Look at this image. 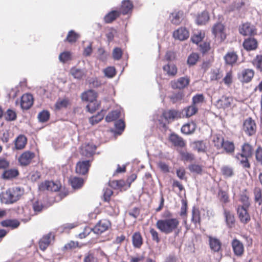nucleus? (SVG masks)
I'll list each match as a JSON object with an SVG mask.
<instances>
[{
  "instance_id": "nucleus-25",
  "label": "nucleus",
  "mask_w": 262,
  "mask_h": 262,
  "mask_svg": "<svg viewBox=\"0 0 262 262\" xmlns=\"http://www.w3.org/2000/svg\"><path fill=\"white\" fill-rule=\"evenodd\" d=\"M243 47L248 51L255 50L257 48L258 42L256 39L249 37L244 40Z\"/></svg>"
},
{
  "instance_id": "nucleus-44",
  "label": "nucleus",
  "mask_w": 262,
  "mask_h": 262,
  "mask_svg": "<svg viewBox=\"0 0 262 262\" xmlns=\"http://www.w3.org/2000/svg\"><path fill=\"white\" fill-rule=\"evenodd\" d=\"M70 181L72 187L74 189L80 188L83 184V180L78 177L72 178Z\"/></svg>"
},
{
  "instance_id": "nucleus-8",
  "label": "nucleus",
  "mask_w": 262,
  "mask_h": 262,
  "mask_svg": "<svg viewBox=\"0 0 262 262\" xmlns=\"http://www.w3.org/2000/svg\"><path fill=\"white\" fill-rule=\"evenodd\" d=\"M35 157V154L34 152L27 150L23 152L20 155L18 159V161L20 165L26 166L32 162Z\"/></svg>"
},
{
  "instance_id": "nucleus-47",
  "label": "nucleus",
  "mask_w": 262,
  "mask_h": 262,
  "mask_svg": "<svg viewBox=\"0 0 262 262\" xmlns=\"http://www.w3.org/2000/svg\"><path fill=\"white\" fill-rule=\"evenodd\" d=\"M255 68L260 72H262V55H257L252 61Z\"/></svg>"
},
{
  "instance_id": "nucleus-61",
  "label": "nucleus",
  "mask_w": 262,
  "mask_h": 262,
  "mask_svg": "<svg viewBox=\"0 0 262 262\" xmlns=\"http://www.w3.org/2000/svg\"><path fill=\"white\" fill-rule=\"evenodd\" d=\"M199 58V56L198 54L192 53L188 57L187 63L190 66L194 65L197 62Z\"/></svg>"
},
{
  "instance_id": "nucleus-45",
  "label": "nucleus",
  "mask_w": 262,
  "mask_h": 262,
  "mask_svg": "<svg viewBox=\"0 0 262 262\" xmlns=\"http://www.w3.org/2000/svg\"><path fill=\"white\" fill-rule=\"evenodd\" d=\"M205 37V33L202 31H197L191 37V40L194 43L198 44Z\"/></svg>"
},
{
  "instance_id": "nucleus-51",
  "label": "nucleus",
  "mask_w": 262,
  "mask_h": 262,
  "mask_svg": "<svg viewBox=\"0 0 262 262\" xmlns=\"http://www.w3.org/2000/svg\"><path fill=\"white\" fill-rule=\"evenodd\" d=\"M209 17L207 12H203L199 14L196 18V22L199 25L205 24L209 20Z\"/></svg>"
},
{
  "instance_id": "nucleus-37",
  "label": "nucleus",
  "mask_w": 262,
  "mask_h": 262,
  "mask_svg": "<svg viewBox=\"0 0 262 262\" xmlns=\"http://www.w3.org/2000/svg\"><path fill=\"white\" fill-rule=\"evenodd\" d=\"M70 104V100L68 98H59L55 104V108L56 110H60L67 108Z\"/></svg>"
},
{
  "instance_id": "nucleus-24",
  "label": "nucleus",
  "mask_w": 262,
  "mask_h": 262,
  "mask_svg": "<svg viewBox=\"0 0 262 262\" xmlns=\"http://www.w3.org/2000/svg\"><path fill=\"white\" fill-rule=\"evenodd\" d=\"M225 63L229 66H233L237 61L238 55L233 51L228 52L224 57Z\"/></svg>"
},
{
  "instance_id": "nucleus-36",
  "label": "nucleus",
  "mask_w": 262,
  "mask_h": 262,
  "mask_svg": "<svg viewBox=\"0 0 262 262\" xmlns=\"http://www.w3.org/2000/svg\"><path fill=\"white\" fill-rule=\"evenodd\" d=\"M239 201L242 204L238 205L237 206H243L244 207L249 208L250 206V202L249 196L247 193L246 189H245L244 191L240 194Z\"/></svg>"
},
{
  "instance_id": "nucleus-11",
  "label": "nucleus",
  "mask_w": 262,
  "mask_h": 262,
  "mask_svg": "<svg viewBox=\"0 0 262 262\" xmlns=\"http://www.w3.org/2000/svg\"><path fill=\"white\" fill-rule=\"evenodd\" d=\"M96 146L93 143H85L82 144L80 148V155L86 158H92L94 155Z\"/></svg>"
},
{
  "instance_id": "nucleus-38",
  "label": "nucleus",
  "mask_w": 262,
  "mask_h": 262,
  "mask_svg": "<svg viewBox=\"0 0 262 262\" xmlns=\"http://www.w3.org/2000/svg\"><path fill=\"white\" fill-rule=\"evenodd\" d=\"M108 185L114 189H122L125 186L126 182L123 180H111Z\"/></svg>"
},
{
  "instance_id": "nucleus-16",
  "label": "nucleus",
  "mask_w": 262,
  "mask_h": 262,
  "mask_svg": "<svg viewBox=\"0 0 262 262\" xmlns=\"http://www.w3.org/2000/svg\"><path fill=\"white\" fill-rule=\"evenodd\" d=\"M233 101L232 97L223 96L216 101L215 105L218 108L225 110L231 107Z\"/></svg>"
},
{
  "instance_id": "nucleus-35",
  "label": "nucleus",
  "mask_w": 262,
  "mask_h": 262,
  "mask_svg": "<svg viewBox=\"0 0 262 262\" xmlns=\"http://www.w3.org/2000/svg\"><path fill=\"white\" fill-rule=\"evenodd\" d=\"M163 70L168 76L171 77L175 76L178 72L177 68L174 64L168 63L163 66Z\"/></svg>"
},
{
  "instance_id": "nucleus-14",
  "label": "nucleus",
  "mask_w": 262,
  "mask_h": 262,
  "mask_svg": "<svg viewBox=\"0 0 262 262\" xmlns=\"http://www.w3.org/2000/svg\"><path fill=\"white\" fill-rule=\"evenodd\" d=\"M111 226V223L109 220L102 219L95 225L93 230L95 233L100 234L107 230Z\"/></svg>"
},
{
  "instance_id": "nucleus-30",
  "label": "nucleus",
  "mask_w": 262,
  "mask_h": 262,
  "mask_svg": "<svg viewBox=\"0 0 262 262\" xmlns=\"http://www.w3.org/2000/svg\"><path fill=\"white\" fill-rule=\"evenodd\" d=\"M209 244L210 249L214 252H218L221 250L222 243L215 237L209 236Z\"/></svg>"
},
{
  "instance_id": "nucleus-7",
  "label": "nucleus",
  "mask_w": 262,
  "mask_h": 262,
  "mask_svg": "<svg viewBox=\"0 0 262 262\" xmlns=\"http://www.w3.org/2000/svg\"><path fill=\"white\" fill-rule=\"evenodd\" d=\"M54 240L55 235L52 232L43 235L38 242L39 249L41 251H45Z\"/></svg>"
},
{
  "instance_id": "nucleus-29",
  "label": "nucleus",
  "mask_w": 262,
  "mask_h": 262,
  "mask_svg": "<svg viewBox=\"0 0 262 262\" xmlns=\"http://www.w3.org/2000/svg\"><path fill=\"white\" fill-rule=\"evenodd\" d=\"M19 174L16 168L6 169L2 174V178L4 180H11L16 178Z\"/></svg>"
},
{
  "instance_id": "nucleus-26",
  "label": "nucleus",
  "mask_w": 262,
  "mask_h": 262,
  "mask_svg": "<svg viewBox=\"0 0 262 262\" xmlns=\"http://www.w3.org/2000/svg\"><path fill=\"white\" fill-rule=\"evenodd\" d=\"M169 140L174 146L184 147L186 146V142L183 139L176 134H171Z\"/></svg>"
},
{
  "instance_id": "nucleus-63",
  "label": "nucleus",
  "mask_w": 262,
  "mask_h": 262,
  "mask_svg": "<svg viewBox=\"0 0 262 262\" xmlns=\"http://www.w3.org/2000/svg\"><path fill=\"white\" fill-rule=\"evenodd\" d=\"M255 160L258 164L262 166V147L259 146L255 151Z\"/></svg>"
},
{
  "instance_id": "nucleus-1",
  "label": "nucleus",
  "mask_w": 262,
  "mask_h": 262,
  "mask_svg": "<svg viewBox=\"0 0 262 262\" xmlns=\"http://www.w3.org/2000/svg\"><path fill=\"white\" fill-rule=\"evenodd\" d=\"M162 217L156 223V228L161 233L169 234L178 230L180 221L177 218L173 217L172 212L166 210L162 214Z\"/></svg>"
},
{
  "instance_id": "nucleus-39",
  "label": "nucleus",
  "mask_w": 262,
  "mask_h": 262,
  "mask_svg": "<svg viewBox=\"0 0 262 262\" xmlns=\"http://www.w3.org/2000/svg\"><path fill=\"white\" fill-rule=\"evenodd\" d=\"M195 129V123L191 122L183 125L181 128V132L184 134L189 135L193 133Z\"/></svg>"
},
{
  "instance_id": "nucleus-59",
  "label": "nucleus",
  "mask_w": 262,
  "mask_h": 262,
  "mask_svg": "<svg viewBox=\"0 0 262 262\" xmlns=\"http://www.w3.org/2000/svg\"><path fill=\"white\" fill-rule=\"evenodd\" d=\"M254 201L258 202L260 205L262 201V192L261 190L259 188H255L254 189Z\"/></svg>"
},
{
  "instance_id": "nucleus-32",
  "label": "nucleus",
  "mask_w": 262,
  "mask_h": 262,
  "mask_svg": "<svg viewBox=\"0 0 262 262\" xmlns=\"http://www.w3.org/2000/svg\"><path fill=\"white\" fill-rule=\"evenodd\" d=\"M120 15H121L118 10H112L104 16L103 20L105 24H111Z\"/></svg>"
},
{
  "instance_id": "nucleus-58",
  "label": "nucleus",
  "mask_w": 262,
  "mask_h": 262,
  "mask_svg": "<svg viewBox=\"0 0 262 262\" xmlns=\"http://www.w3.org/2000/svg\"><path fill=\"white\" fill-rule=\"evenodd\" d=\"M149 233L151 234V239L154 242H156L157 244L160 242L161 238L160 234L156 230L153 228H150L149 229Z\"/></svg>"
},
{
  "instance_id": "nucleus-41",
  "label": "nucleus",
  "mask_w": 262,
  "mask_h": 262,
  "mask_svg": "<svg viewBox=\"0 0 262 262\" xmlns=\"http://www.w3.org/2000/svg\"><path fill=\"white\" fill-rule=\"evenodd\" d=\"M224 151L226 154L232 155L235 151V145L233 142L229 141H225L224 146H223Z\"/></svg>"
},
{
  "instance_id": "nucleus-18",
  "label": "nucleus",
  "mask_w": 262,
  "mask_h": 262,
  "mask_svg": "<svg viewBox=\"0 0 262 262\" xmlns=\"http://www.w3.org/2000/svg\"><path fill=\"white\" fill-rule=\"evenodd\" d=\"M162 116L165 120L172 121L175 119L181 118V113L176 110H168L164 111L162 113Z\"/></svg>"
},
{
  "instance_id": "nucleus-40",
  "label": "nucleus",
  "mask_w": 262,
  "mask_h": 262,
  "mask_svg": "<svg viewBox=\"0 0 262 262\" xmlns=\"http://www.w3.org/2000/svg\"><path fill=\"white\" fill-rule=\"evenodd\" d=\"M221 171L222 175L225 178H230L234 175L233 168L229 165H224L222 167Z\"/></svg>"
},
{
  "instance_id": "nucleus-5",
  "label": "nucleus",
  "mask_w": 262,
  "mask_h": 262,
  "mask_svg": "<svg viewBox=\"0 0 262 262\" xmlns=\"http://www.w3.org/2000/svg\"><path fill=\"white\" fill-rule=\"evenodd\" d=\"M212 33L216 39L220 42L224 41L226 38L225 26L221 23H216L213 26Z\"/></svg>"
},
{
  "instance_id": "nucleus-19",
  "label": "nucleus",
  "mask_w": 262,
  "mask_h": 262,
  "mask_svg": "<svg viewBox=\"0 0 262 262\" xmlns=\"http://www.w3.org/2000/svg\"><path fill=\"white\" fill-rule=\"evenodd\" d=\"M34 99L33 96L30 94H25L20 100V106L23 110H29L33 105Z\"/></svg>"
},
{
  "instance_id": "nucleus-62",
  "label": "nucleus",
  "mask_w": 262,
  "mask_h": 262,
  "mask_svg": "<svg viewBox=\"0 0 262 262\" xmlns=\"http://www.w3.org/2000/svg\"><path fill=\"white\" fill-rule=\"evenodd\" d=\"M184 97V94L182 92H179L173 94L170 97V100L174 103L182 100Z\"/></svg>"
},
{
  "instance_id": "nucleus-56",
  "label": "nucleus",
  "mask_w": 262,
  "mask_h": 262,
  "mask_svg": "<svg viewBox=\"0 0 262 262\" xmlns=\"http://www.w3.org/2000/svg\"><path fill=\"white\" fill-rule=\"evenodd\" d=\"M71 74L76 79H80L84 76V73L81 69H78L76 68H73L71 69Z\"/></svg>"
},
{
  "instance_id": "nucleus-50",
  "label": "nucleus",
  "mask_w": 262,
  "mask_h": 262,
  "mask_svg": "<svg viewBox=\"0 0 262 262\" xmlns=\"http://www.w3.org/2000/svg\"><path fill=\"white\" fill-rule=\"evenodd\" d=\"M50 117V112L47 110H43L38 114L37 117L39 122L44 123L49 120Z\"/></svg>"
},
{
  "instance_id": "nucleus-20",
  "label": "nucleus",
  "mask_w": 262,
  "mask_h": 262,
  "mask_svg": "<svg viewBox=\"0 0 262 262\" xmlns=\"http://www.w3.org/2000/svg\"><path fill=\"white\" fill-rule=\"evenodd\" d=\"M27 138L25 135H18L13 142L14 145L13 149L16 150L24 149L27 144Z\"/></svg>"
},
{
  "instance_id": "nucleus-15",
  "label": "nucleus",
  "mask_w": 262,
  "mask_h": 262,
  "mask_svg": "<svg viewBox=\"0 0 262 262\" xmlns=\"http://www.w3.org/2000/svg\"><path fill=\"white\" fill-rule=\"evenodd\" d=\"M231 244L234 254L238 257L243 256L245 252L243 243L239 239L235 238L232 241Z\"/></svg>"
},
{
  "instance_id": "nucleus-53",
  "label": "nucleus",
  "mask_w": 262,
  "mask_h": 262,
  "mask_svg": "<svg viewBox=\"0 0 262 262\" xmlns=\"http://www.w3.org/2000/svg\"><path fill=\"white\" fill-rule=\"evenodd\" d=\"M17 115L16 112L11 109H8L6 113L4 114V118L6 120L8 121H12L16 120Z\"/></svg>"
},
{
  "instance_id": "nucleus-55",
  "label": "nucleus",
  "mask_w": 262,
  "mask_h": 262,
  "mask_svg": "<svg viewBox=\"0 0 262 262\" xmlns=\"http://www.w3.org/2000/svg\"><path fill=\"white\" fill-rule=\"evenodd\" d=\"M224 139L220 136H216L213 138V143L217 149H220L224 146Z\"/></svg>"
},
{
  "instance_id": "nucleus-12",
  "label": "nucleus",
  "mask_w": 262,
  "mask_h": 262,
  "mask_svg": "<svg viewBox=\"0 0 262 262\" xmlns=\"http://www.w3.org/2000/svg\"><path fill=\"white\" fill-rule=\"evenodd\" d=\"M190 79L189 77L186 76L178 78L176 80H172L170 82L172 89H184L189 84Z\"/></svg>"
},
{
  "instance_id": "nucleus-17",
  "label": "nucleus",
  "mask_w": 262,
  "mask_h": 262,
  "mask_svg": "<svg viewBox=\"0 0 262 262\" xmlns=\"http://www.w3.org/2000/svg\"><path fill=\"white\" fill-rule=\"evenodd\" d=\"M38 189L40 191H57L59 187L57 184L52 181H45L38 185Z\"/></svg>"
},
{
  "instance_id": "nucleus-28",
  "label": "nucleus",
  "mask_w": 262,
  "mask_h": 262,
  "mask_svg": "<svg viewBox=\"0 0 262 262\" xmlns=\"http://www.w3.org/2000/svg\"><path fill=\"white\" fill-rule=\"evenodd\" d=\"M132 239L133 245L135 248L140 249L143 244V238L139 231L134 233Z\"/></svg>"
},
{
  "instance_id": "nucleus-4",
  "label": "nucleus",
  "mask_w": 262,
  "mask_h": 262,
  "mask_svg": "<svg viewBox=\"0 0 262 262\" xmlns=\"http://www.w3.org/2000/svg\"><path fill=\"white\" fill-rule=\"evenodd\" d=\"M242 130L249 137L254 135L257 130V126L255 120L251 117L246 119L243 122Z\"/></svg>"
},
{
  "instance_id": "nucleus-34",
  "label": "nucleus",
  "mask_w": 262,
  "mask_h": 262,
  "mask_svg": "<svg viewBox=\"0 0 262 262\" xmlns=\"http://www.w3.org/2000/svg\"><path fill=\"white\" fill-rule=\"evenodd\" d=\"M1 225L4 227H10L14 229L19 227L20 222L16 219H7L2 221Z\"/></svg>"
},
{
  "instance_id": "nucleus-2",
  "label": "nucleus",
  "mask_w": 262,
  "mask_h": 262,
  "mask_svg": "<svg viewBox=\"0 0 262 262\" xmlns=\"http://www.w3.org/2000/svg\"><path fill=\"white\" fill-rule=\"evenodd\" d=\"M254 153V148L248 142L244 143L241 146V152L236 154L235 158L239 161V164L245 169H251L249 159L252 158Z\"/></svg>"
},
{
  "instance_id": "nucleus-9",
  "label": "nucleus",
  "mask_w": 262,
  "mask_h": 262,
  "mask_svg": "<svg viewBox=\"0 0 262 262\" xmlns=\"http://www.w3.org/2000/svg\"><path fill=\"white\" fill-rule=\"evenodd\" d=\"M93 159L87 160L79 161L76 165L75 171L77 173L81 175H84L88 173L89 168L93 161Z\"/></svg>"
},
{
  "instance_id": "nucleus-48",
  "label": "nucleus",
  "mask_w": 262,
  "mask_h": 262,
  "mask_svg": "<svg viewBox=\"0 0 262 262\" xmlns=\"http://www.w3.org/2000/svg\"><path fill=\"white\" fill-rule=\"evenodd\" d=\"M217 197L220 202L226 204L229 202V197L228 193L222 189L219 190Z\"/></svg>"
},
{
  "instance_id": "nucleus-6",
  "label": "nucleus",
  "mask_w": 262,
  "mask_h": 262,
  "mask_svg": "<svg viewBox=\"0 0 262 262\" xmlns=\"http://www.w3.org/2000/svg\"><path fill=\"white\" fill-rule=\"evenodd\" d=\"M238 30L239 33L243 36H252L257 34V29L255 27L248 22L240 25Z\"/></svg>"
},
{
  "instance_id": "nucleus-27",
  "label": "nucleus",
  "mask_w": 262,
  "mask_h": 262,
  "mask_svg": "<svg viewBox=\"0 0 262 262\" xmlns=\"http://www.w3.org/2000/svg\"><path fill=\"white\" fill-rule=\"evenodd\" d=\"M97 93L94 90H89L83 92L81 95V98L83 101L91 102L97 99Z\"/></svg>"
},
{
  "instance_id": "nucleus-22",
  "label": "nucleus",
  "mask_w": 262,
  "mask_h": 262,
  "mask_svg": "<svg viewBox=\"0 0 262 262\" xmlns=\"http://www.w3.org/2000/svg\"><path fill=\"white\" fill-rule=\"evenodd\" d=\"M189 36V31L184 27L179 28L173 32V37L180 40H186Z\"/></svg>"
},
{
  "instance_id": "nucleus-23",
  "label": "nucleus",
  "mask_w": 262,
  "mask_h": 262,
  "mask_svg": "<svg viewBox=\"0 0 262 262\" xmlns=\"http://www.w3.org/2000/svg\"><path fill=\"white\" fill-rule=\"evenodd\" d=\"M191 221L194 225L195 227L201 226V211L197 207H193L192 209Z\"/></svg>"
},
{
  "instance_id": "nucleus-46",
  "label": "nucleus",
  "mask_w": 262,
  "mask_h": 262,
  "mask_svg": "<svg viewBox=\"0 0 262 262\" xmlns=\"http://www.w3.org/2000/svg\"><path fill=\"white\" fill-rule=\"evenodd\" d=\"M100 105V103L98 102L96 99L95 100L89 102L86 105V108L88 112H90L91 113H93L99 108Z\"/></svg>"
},
{
  "instance_id": "nucleus-3",
  "label": "nucleus",
  "mask_w": 262,
  "mask_h": 262,
  "mask_svg": "<svg viewBox=\"0 0 262 262\" xmlns=\"http://www.w3.org/2000/svg\"><path fill=\"white\" fill-rule=\"evenodd\" d=\"M24 192V189L19 187L9 188L1 194L2 201L7 204H13L20 199Z\"/></svg>"
},
{
  "instance_id": "nucleus-57",
  "label": "nucleus",
  "mask_w": 262,
  "mask_h": 262,
  "mask_svg": "<svg viewBox=\"0 0 262 262\" xmlns=\"http://www.w3.org/2000/svg\"><path fill=\"white\" fill-rule=\"evenodd\" d=\"M71 53L69 51H65L60 54L59 56V60L62 62L65 63L72 59Z\"/></svg>"
},
{
  "instance_id": "nucleus-43",
  "label": "nucleus",
  "mask_w": 262,
  "mask_h": 262,
  "mask_svg": "<svg viewBox=\"0 0 262 262\" xmlns=\"http://www.w3.org/2000/svg\"><path fill=\"white\" fill-rule=\"evenodd\" d=\"M181 159L184 162H191L195 159L194 155L187 151L181 150L180 152Z\"/></svg>"
},
{
  "instance_id": "nucleus-54",
  "label": "nucleus",
  "mask_w": 262,
  "mask_h": 262,
  "mask_svg": "<svg viewBox=\"0 0 262 262\" xmlns=\"http://www.w3.org/2000/svg\"><path fill=\"white\" fill-rule=\"evenodd\" d=\"M205 101V98L202 94H198L193 96L192 99V104L195 106L203 103Z\"/></svg>"
},
{
  "instance_id": "nucleus-33",
  "label": "nucleus",
  "mask_w": 262,
  "mask_h": 262,
  "mask_svg": "<svg viewBox=\"0 0 262 262\" xmlns=\"http://www.w3.org/2000/svg\"><path fill=\"white\" fill-rule=\"evenodd\" d=\"M193 149L198 152L205 153L207 151V146L203 140H198L192 142Z\"/></svg>"
},
{
  "instance_id": "nucleus-10",
  "label": "nucleus",
  "mask_w": 262,
  "mask_h": 262,
  "mask_svg": "<svg viewBox=\"0 0 262 262\" xmlns=\"http://www.w3.org/2000/svg\"><path fill=\"white\" fill-rule=\"evenodd\" d=\"M248 209L243 206H237L236 209L239 220L244 225L247 224L251 220Z\"/></svg>"
},
{
  "instance_id": "nucleus-64",
  "label": "nucleus",
  "mask_w": 262,
  "mask_h": 262,
  "mask_svg": "<svg viewBox=\"0 0 262 262\" xmlns=\"http://www.w3.org/2000/svg\"><path fill=\"white\" fill-rule=\"evenodd\" d=\"M83 262H98V260L93 253L89 252L85 254L83 259Z\"/></svg>"
},
{
  "instance_id": "nucleus-21",
  "label": "nucleus",
  "mask_w": 262,
  "mask_h": 262,
  "mask_svg": "<svg viewBox=\"0 0 262 262\" xmlns=\"http://www.w3.org/2000/svg\"><path fill=\"white\" fill-rule=\"evenodd\" d=\"M134 6L130 0H124L122 2L120 8L118 11L120 15H126L132 12Z\"/></svg>"
},
{
  "instance_id": "nucleus-60",
  "label": "nucleus",
  "mask_w": 262,
  "mask_h": 262,
  "mask_svg": "<svg viewBox=\"0 0 262 262\" xmlns=\"http://www.w3.org/2000/svg\"><path fill=\"white\" fill-rule=\"evenodd\" d=\"M104 117V115L101 113H99L96 116H92L89 119L90 123L92 125L96 124L101 121Z\"/></svg>"
},
{
  "instance_id": "nucleus-13",
  "label": "nucleus",
  "mask_w": 262,
  "mask_h": 262,
  "mask_svg": "<svg viewBox=\"0 0 262 262\" xmlns=\"http://www.w3.org/2000/svg\"><path fill=\"white\" fill-rule=\"evenodd\" d=\"M255 72L253 69H245L238 74V78L242 83H248L252 81Z\"/></svg>"
},
{
  "instance_id": "nucleus-31",
  "label": "nucleus",
  "mask_w": 262,
  "mask_h": 262,
  "mask_svg": "<svg viewBox=\"0 0 262 262\" xmlns=\"http://www.w3.org/2000/svg\"><path fill=\"white\" fill-rule=\"evenodd\" d=\"M224 215L225 218L227 226L229 228H232L234 227L235 219L234 215L229 210H224Z\"/></svg>"
},
{
  "instance_id": "nucleus-49",
  "label": "nucleus",
  "mask_w": 262,
  "mask_h": 262,
  "mask_svg": "<svg viewBox=\"0 0 262 262\" xmlns=\"http://www.w3.org/2000/svg\"><path fill=\"white\" fill-rule=\"evenodd\" d=\"M184 111H185L186 116L187 117H190L195 115L198 112V107L197 106L191 104L190 106L186 107Z\"/></svg>"
},
{
  "instance_id": "nucleus-52",
  "label": "nucleus",
  "mask_w": 262,
  "mask_h": 262,
  "mask_svg": "<svg viewBox=\"0 0 262 262\" xmlns=\"http://www.w3.org/2000/svg\"><path fill=\"white\" fill-rule=\"evenodd\" d=\"M120 116V112L118 111H113L109 113L105 117V120L107 122H112L116 120Z\"/></svg>"
},
{
  "instance_id": "nucleus-42",
  "label": "nucleus",
  "mask_w": 262,
  "mask_h": 262,
  "mask_svg": "<svg viewBox=\"0 0 262 262\" xmlns=\"http://www.w3.org/2000/svg\"><path fill=\"white\" fill-rule=\"evenodd\" d=\"M79 35L74 30H70L67 35L64 41H67L69 43H72L76 42L77 39L79 38Z\"/></svg>"
}]
</instances>
